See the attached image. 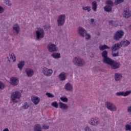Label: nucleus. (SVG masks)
Wrapping results in <instances>:
<instances>
[{
	"label": "nucleus",
	"mask_w": 131,
	"mask_h": 131,
	"mask_svg": "<svg viewBox=\"0 0 131 131\" xmlns=\"http://www.w3.org/2000/svg\"><path fill=\"white\" fill-rule=\"evenodd\" d=\"M121 47H122V46L119 43H116L112 46L111 50L112 51V56H113V57H118V56H119V52H118V50L120 49Z\"/></svg>",
	"instance_id": "f257e3e1"
},
{
	"label": "nucleus",
	"mask_w": 131,
	"mask_h": 131,
	"mask_svg": "<svg viewBox=\"0 0 131 131\" xmlns=\"http://www.w3.org/2000/svg\"><path fill=\"white\" fill-rule=\"evenodd\" d=\"M73 62L74 65H77L78 66H84V65H85V61L84 60L79 57H75Z\"/></svg>",
	"instance_id": "f03ea898"
},
{
	"label": "nucleus",
	"mask_w": 131,
	"mask_h": 131,
	"mask_svg": "<svg viewBox=\"0 0 131 131\" xmlns=\"http://www.w3.org/2000/svg\"><path fill=\"white\" fill-rule=\"evenodd\" d=\"M103 63L107 64V65H111V66H120L121 65L119 62L113 60L110 57H107L106 59H104Z\"/></svg>",
	"instance_id": "7ed1b4c3"
},
{
	"label": "nucleus",
	"mask_w": 131,
	"mask_h": 131,
	"mask_svg": "<svg viewBox=\"0 0 131 131\" xmlns=\"http://www.w3.org/2000/svg\"><path fill=\"white\" fill-rule=\"evenodd\" d=\"M124 35V32L122 30L117 31L113 36V39L116 41H118L120 39L122 38Z\"/></svg>",
	"instance_id": "20e7f679"
},
{
	"label": "nucleus",
	"mask_w": 131,
	"mask_h": 131,
	"mask_svg": "<svg viewBox=\"0 0 131 131\" xmlns=\"http://www.w3.org/2000/svg\"><path fill=\"white\" fill-rule=\"evenodd\" d=\"M21 98V93L19 92H15L12 93L11 96V100L14 103H17L18 101L16 100L20 99Z\"/></svg>",
	"instance_id": "39448f33"
},
{
	"label": "nucleus",
	"mask_w": 131,
	"mask_h": 131,
	"mask_svg": "<svg viewBox=\"0 0 131 131\" xmlns=\"http://www.w3.org/2000/svg\"><path fill=\"white\" fill-rule=\"evenodd\" d=\"M38 29L39 30L36 31V38L37 39H40V38L45 37V31L42 28H38Z\"/></svg>",
	"instance_id": "423d86ee"
},
{
	"label": "nucleus",
	"mask_w": 131,
	"mask_h": 131,
	"mask_svg": "<svg viewBox=\"0 0 131 131\" xmlns=\"http://www.w3.org/2000/svg\"><path fill=\"white\" fill-rule=\"evenodd\" d=\"M47 49L50 53H53V52H58V47L52 43H50L47 46Z\"/></svg>",
	"instance_id": "0eeeda50"
},
{
	"label": "nucleus",
	"mask_w": 131,
	"mask_h": 131,
	"mask_svg": "<svg viewBox=\"0 0 131 131\" xmlns=\"http://www.w3.org/2000/svg\"><path fill=\"white\" fill-rule=\"evenodd\" d=\"M65 14L59 15L57 18L58 26H62V25H64V24L65 23Z\"/></svg>",
	"instance_id": "6e6552de"
},
{
	"label": "nucleus",
	"mask_w": 131,
	"mask_h": 131,
	"mask_svg": "<svg viewBox=\"0 0 131 131\" xmlns=\"http://www.w3.org/2000/svg\"><path fill=\"white\" fill-rule=\"evenodd\" d=\"M42 73L44 75H46V76H51L53 74V70L44 68L42 70Z\"/></svg>",
	"instance_id": "1a4fd4ad"
},
{
	"label": "nucleus",
	"mask_w": 131,
	"mask_h": 131,
	"mask_svg": "<svg viewBox=\"0 0 131 131\" xmlns=\"http://www.w3.org/2000/svg\"><path fill=\"white\" fill-rule=\"evenodd\" d=\"M105 105L107 109H108V110H110V111H116V106H115L113 103L107 102H106Z\"/></svg>",
	"instance_id": "9d476101"
},
{
	"label": "nucleus",
	"mask_w": 131,
	"mask_h": 131,
	"mask_svg": "<svg viewBox=\"0 0 131 131\" xmlns=\"http://www.w3.org/2000/svg\"><path fill=\"white\" fill-rule=\"evenodd\" d=\"M131 94V90L127 91L126 92H120L116 94V96H122L123 97H127L129 95Z\"/></svg>",
	"instance_id": "9b49d317"
},
{
	"label": "nucleus",
	"mask_w": 131,
	"mask_h": 131,
	"mask_svg": "<svg viewBox=\"0 0 131 131\" xmlns=\"http://www.w3.org/2000/svg\"><path fill=\"white\" fill-rule=\"evenodd\" d=\"M78 33L82 37H84L85 35L86 34V31L83 28L80 27L78 28Z\"/></svg>",
	"instance_id": "f8f14e48"
},
{
	"label": "nucleus",
	"mask_w": 131,
	"mask_h": 131,
	"mask_svg": "<svg viewBox=\"0 0 131 131\" xmlns=\"http://www.w3.org/2000/svg\"><path fill=\"white\" fill-rule=\"evenodd\" d=\"M90 124L91 125H94V126H97L99 124V120H98V118H95V119L94 118H91L89 121Z\"/></svg>",
	"instance_id": "ddd939ff"
},
{
	"label": "nucleus",
	"mask_w": 131,
	"mask_h": 131,
	"mask_svg": "<svg viewBox=\"0 0 131 131\" xmlns=\"http://www.w3.org/2000/svg\"><path fill=\"white\" fill-rule=\"evenodd\" d=\"M10 83L12 85H17L19 83V80L16 77H12L10 78Z\"/></svg>",
	"instance_id": "4468645a"
},
{
	"label": "nucleus",
	"mask_w": 131,
	"mask_h": 131,
	"mask_svg": "<svg viewBox=\"0 0 131 131\" xmlns=\"http://www.w3.org/2000/svg\"><path fill=\"white\" fill-rule=\"evenodd\" d=\"M130 11H129V9L126 8L124 10L123 12V17L124 18H129L130 17Z\"/></svg>",
	"instance_id": "2eb2a0df"
},
{
	"label": "nucleus",
	"mask_w": 131,
	"mask_h": 131,
	"mask_svg": "<svg viewBox=\"0 0 131 131\" xmlns=\"http://www.w3.org/2000/svg\"><path fill=\"white\" fill-rule=\"evenodd\" d=\"M32 102L35 104L37 105L39 103V98L37 96H33L31 97Z\"/></svg>",
	"instance_id": "dca6fc26"
},
{
	"label": "nucleus",
	"mask_w": 131,
	"mask_h": 131,
	"mask_svg": "<svg viewBox=\"0 0 131 131\" xmlns=\"http://www.w3.org/2000/svg\"><path fill=\"white\" fill-rule=\"evenodd\" d=\"M25 71L28 77H31V76H32V75L34 74V72L33 71V70L30 69H26L25 70Z\"/></svg>",
	"instance_id": "f3484780"
},
{
	"label": "nucleus",
	"mask_w": 131,
	"mask_h": 131,
	"mask_svg": "<svg viewBox=\"0 0 131 131\" xmlns=\"http://www.w3.org/2000/svg\"><path fill=\"white\" fill-rule=\"evenodd\" d=\"M114 77L116 81H119L122 78V75L120 73H115Z\"/></svg>",
	"instance_id": "a211bd4d"
},
{
	"label": "nucleus",
	"mask_w": 131,
	"mask_h": 131,
	"mask_svg": "<svg viewBox=\"0 0 131 131\" xmlns=\"http://www.w3.org/2000/svg\"><path fill=\"white\" fill-rule=\"evenodd\" d=\"M101 56L103 58V61H104V60L106 59L108 57V51H107L106 50H104L103 51L102 53H101Z\"/></svg>",
	"instance_id": "6ab92c4d"
},
{
	"label": "nucleus",
	"mask_w": 131,
	"mask_h": 131,
	"mask_svg": "<svg viewBox=\"0 0 131 131\" xmlns=\"http://www.w3.org/2000/svg\"><path fill=\"white\" fill-rule=\"evenodd\" d=\"M121 46H123V47H127L128 45L130 43L129 41L127 40H122L120 43H119Z\"/></svg>",
	"instance_id": "aec40b11"
},
{
	"label": "nucleus",
	"mask_w": 131,
	"mask_h": 131,
	"mask_svg": "<svg viewBox=\"0 0 131 131\" xmlns=\"http://www.w3.org/2000/svg\"><path fill=\"white\" fill-rule=\"evenodd\" d=\"M64 88L66 90H67V91H69V92H71V91H72V90L73 89L72 85L70 83L66 84Z\"/></svg>",
	"instance_id": "412c9836"
},
{
	"label": "nucleus",
	"mask_w": 131,
	"mask_h": 131,
	"mask_svg": "<svg viewBox=\"0 0 131 131\" xmlns=\"http://www.w3.org/2000/svg\"><path fill=\"white\" fill-rule=\"evenodd\" d=\"M10 59L8 58L9 63H11V62H12V61H13V62H15V61H16V56L15 55V54L11 53L10 55Z\"/></svg>",
	"instance_id": "4be33fe9"
},
{
	"label": "nucleus",
	"mask_w": 131,
	"mask_h": 131,
	"mask_svg": "<svg viewBox=\"0 0 131 131\" xmlns=\"http://www.w3.org/2000/svg\"><path fill=\"white\" fill-rule=\"evenodd\" d=\"M13 28V30L16 32V34H18L19 31H20V27H19V25L18 24L14 25Z\"/></svg>",
	"instance_id": "5701e85b"
},
{
	"label": "nucleus",
	"mask_w": 131,
	"mask_h": 131,
	"mask_svg": "<svg viewBox=\"0 0 131 131\" xmlns=\"http://www.w3.org/2000/svg\"><path fill=\"white\" fill-rule=\"evenodd\" d=\"M99 50H100V51H104V50L110 49V47H108V46H107L106 45H100V46H99Z\"/></svg>",
	"instance_id": "b1692460"
},
{
	"label": "nucleus",
	"mask_w": 131,
	"mask_h": 131,
	"mask_svg": "<svg viewBox=\"0 0 131 131\" xmlns=\"http://www.w3.org/2000/svg\"><path fill=\"white\" fill-rule=\"evenodd\" d=\"M104 10L105 12L110 13V12H112V7L110 6L109 5H106L104 7Z\"/></svg>",
	"instance_id": "393cba45"
},
{
	"label": "nucleus",
	"mask_w": 131,
	"mask_h": 131,
	"mask_svg": "<svg viewBox=\"0 0 131 131\" xmlns=\"http://www.w3.org/2000/svg\"><path fill=\"white\" fill-rule=\"evenodd\" d=\"M92 10L94 11V12L97 11V8L98 7V5H97V2L94 1L92 3Z\"/></svg>",
	"instance_id": "a878e982"
},
{
	"label": "nucleus",
	"mask_w": 131,
	"mask_h": 131,
	"mask_svg": "<svg viewBox=\"0 0 131 131\" xmlns=\"http://www.w3.org/2000/svg\"><path fill=\"white\" fill-rule=\"evenodd\" d=\"M51 57H53L54 59H59V58H61V54L58 53H53L51 54Z\"/></svg>",
	"instance_id": "bb28decb"
},
{
	"label": "nucleus",
	"mask_w": 131,
	"mask_h": 131,
	"mask_svg": "<svg viewBox=\"0 0 131 131\" xmlns=\"http://www.w3.org/2000/svg\"><path fill=\"white\" fill-rule=\"evenodd\" d=\"M109 25L111 26H114L115 27H117L118 26V24H117V21L114 20H110L108 21Z\"/></svg>",
	"instance_id": "cd10ccee"
},
{
	"label": "nucleus",
	"mask_w": 131,
	"mask_h": 131,
	"mask_svg": "<svg viewBox=\"0 0 131 131\" xmlns=\"http://www.w3.org/2000/svg\"><path fill=\"white\" fill-rule=\"evenodd\" d=\"M59 77L60 80H65L66 79V74L62 72L59 74Z\"/></svg>",
	"instance_id": "c85d7f7f"
},
{
	"label": "nucleus",
	"mask_w": 131,
	"mask_h": 131,
	"mask_svg": "<svg viewBox=\"0 0 131 131\" xmlns=\"http://www.w3.org/2000/svg\"><path fill=\"white\" fill-rule=\"evenodd\" d=\"M59 105L60 109H68V105H67L66 104L62 103L61 102H59Z\"/></svg>",
	"instance_id": "c756f323"
},
{
	"label": "nucleus",
	"mask_w": 131,
	"mask_h": 131,
	"mask_svg": "<svg viewBox=\"0 0 131 131\" xmlns=\"http://www.w3.org/2000/svg\"><path fill=\"white\" fill-rule=\"evenodd\" d=\"M34 131H41V126L39 124H36L34 127Z\"/></svg>",
	"instance_id": "7c9ffc66"
},
{
	"label": "nucleus",
	"mask_w": 131,
	"mask_h": 131,
	"mask_svg": "<svg viewBox=\"0 0 131 131\" xmlns=\"http://www.w3.org/2000/svg\"><path fill=\"white\" fill-rule=\"evenodd\" d=\"M106 4L107 5V6H110V7H113L114 4L113 3V2L111 0H107L106 1Z\"/></svg>",
	"instance_id": "2f4dec72"
},
{
	"label": "nucleus",
	"mask_w": 131,
	"mask_h": 131,
	"mask_svg": "<svg viewBox=\"0 0 131 131\" xmlns=\"http://www.w3.org/2000/svg\"><path fill=\"white\" fill-rule=\"evenodd\" d=\"M124 2V0H116L115 1V5L116 6H117V5H119V4H121L122 3H123Z\"/></svg>",
	"instance_id": "473e14b6"
},
{
	"label": "nucleus",
	"mask_w": 131,
	"mask_h": 131,
	"mask_svg": "<svg viewBox=\"0 0 131 131\" xmlns=\"http://www.w3.org/2000/svg\"><path fill=\"white\" fill-rule=\"evenodd\" d=\"M82 9L84 11H87V12H90L91 11V7L90 6L83 7Z\"/></svg>",
	"instance_id": "72a5a7b5"
},
{
	"label": "nucleus",
	"mask_w": 131,
	"mask_h": 131,
	"mask_svg": "<svg viewBox=\"0 0 131 131\" xmlns=\"http://www.w3.org/2000/svg\"><path fill=\"white\" fill-rule=\"evenodd\" d=\"M61 101L64 102L65 103L68 102V99L67 97H62L60 98Z\"/></svg>",
	"instance_id": "f704fd0d"
},
{
	"label": "nucleus",
	"mask_w": 131,
	"mask_h": 131,
	"mask_svg": "<svg viewBox=\"0 0 131 131\" xmlns=\"http://www.w3.org/2000/svg\"><path fill=\"white\" fill-rule=\"evenodd\" d=\"M25 65V61L21 60L19 62V63L17 64V66H24Z\"/></svg>",
	"instance_id": "c9c22d12"
},
{
	"label": "nucleus",
	"mask_w": 131,
	"mask_h": 131,
	"mask_svg": "<svg viewBox=\"0 0 131 131\" xmlns=\"http://www.w3.org/2000/svg\"><path fill=\"white\" fill-rule=\"evenodd\" d=\"M51 105L55 108H58V103L56 101L52 102Z\"/></svg>",
	"instance_id": "e433bc0d"
},
{
	"label": "nucleus",
	"mask_w": 131,
	"mask_h": 131,
	"mask_svg": "<svg viewBox=\"0 0 131 131\" xmlns=\"http://www.w3.org/2000/svg\"><path fill=\"white\" fill-rule=\"evenodd\" d=\"M46 96L48 97V98H54V95L51 94L50 93H47L46 94Z\"/></svg>",
	"instance_id": "4c0bfd02"
},
{
	"label": "nucleus",
	"mask_w": 131,
	"mask_h": 131,
	"mask_svg": "<svg viewBox=\"0 0 131 131\" xmlns=\"http://www.w3.org/2000/svg\"><path fill=\"white\" fill-rule=\"evenodd\" d=\"M130 129H131V125L126 124L125 125V130H130Z\"/></svg>",
	"instance_id": "58836bf2"
},
{
	"label": "nucleus",
	"mask_w": 131,
	"mask_h": 131,
	"mask_svg": "<svg viewBox=\"0 0 131 131\" xmlns=\"http://www.w3.org/2000/svg\"><path fill=\"white\" fill-rule=\"evenodd\" d=\"M5 1V4L6 5H7V6H11V3L10 2V0H4Z\"/></svg>",
	"instance_id": "ea45409f"
},
{
	"label": "nucleus",
	"mask_w": 131,
	"mask_h": 131,
	"mask_svg": "<svg viewBox=\"0 0 131 131\" xmlns=\"http://www.w3.org/2000/svg\"><path fill=\"white\" fill-rule=\"evenodd\" d=\"M85 36H86L85 39H91V35L88 34V33H86V34L85 35Z\"/></svg>",
	"instance_id": "a19ab883"
},
{
	"label": "nucleus",
	"mask_w": 131,
	"mask_h": 131,
	"mask_svg": "<svg viewBox=\"0 0 131 131\" xmlns=\"http://www.w3.org/2000/svg\"><path fill=\"white\" fill-rule=\"evenodd\" d=\"M23 107L24 109H28V107H29V105H28V104H27V102H25L24 103Z\"/></svg>",
	"instance_id": "79ce46f5"
},
{
	"label": "nucleus",
	"mask_w": 131,
	"mask_h": 131,
	"mask_svg": "<svg viewBox=\"0 0 131 131\" xmlns=\"http://www.w3.org/2000/svg\"><path fill=\"white\" fill-rule=\"evenodd\" d=\"M42 127L44 129H48V128H49V127H50L49 126H48V125H47V124H44V125H43Z\"/></svg>",
	"instance_id": "37998d69"
},
{
	"label": "nucleus",
	"mask_w": 131,
	"mask_h": 131,
	"mask_svg": "<svg viewBox=\"0 0 131 131\" xmlns=\"http://www.w3.org/2000/svg\"><path fill=\"white\" fill-rule=\"evenodd\" d=\"M4 88H5V85L2 82H0V89H3Z\"/></svg>",
	"instance_id": "c03bdc74"
},
{
	"label": "nucleus",
	"mask_w": 131,
	"mask_h": 131,
	"mask_svg": "<svg viewBox=\"0 0 131 131\" xmlns=\"http://www.w3.org/2000/svg\"><path fill=\"white\" fill-rule=\"evenodd\" d=\"M3 12H4V8L0 6V14H3Z\"/></svg>",
	"instance_id": "a18cd8bd"
},
{
	"label": "nucleus",
	"mask_w": 131,
	"mask_h": 131,
	"mask_svg": "<svg viewBox=\"0 0 131 131\" xmlns=\"http://www.w3.org/2000/svg\"><path fill=\"white\" fill-rule=\"evenodd\" d=\"M119 68V66H112L111 69H118Z\"/></svg>",
	"instance_id": "49530a36"
},
{
	"label": "nucleus",
	"mask_w": 131,
	"mask_h": 131,
	"mask_svg": "<svg viewBox=\"0 0 131 131\" xmlns=\"http://www.w3.org/2000/svg\"><path fill=\"white\" fill-rule=\"evenodd\" d=\"M43 27L45 30H48V29H49V27L47 26V25H44Z\"/></svg>",
	"instance_id": "de8ad7c7"
},
{
	"label": "nucleus",
	"mask_w": 131,
	"mask_h": 131,
	"mask_svg": "<svg viewBox=\"0 0 131 131\" xmlns=\"http://www.w3.org/2000/svg\"><path fill=\"white\" fill-rule=\"evenodd\" d=\"M85 130H86V131H91V128L89 127H86L85 128Z\"/></svg>",
	"instance_id": "09e8293b"
},
{
	"label": "nucleus",
	"mask_w": 131,
	"mask_h": 131,
	"mask_svg": "<svg viewBox=\"0 0 131 131\" xmlns=\"http://www.w3.org/2000/svg\"><path fill=\"white\" fill-rule=\"evenodd\" d=\"M18 68H19L20 70H22L23 69V66H18Z\"/></svg>",
	"instance_id": "8fccbe9b"
},
{
	"label": "nucleus",
	"mask_w": 131,
	"mask_h": 131,
	"mask_svg": "<svg viewBox=\"0 0 131 131\" xmlns=\"http://www.w3.org/2000/svg\"><path fill=\"white\" fill-rule=\"evenodd\" d=\"M94 21L95 19L94 18L91 19L90 20V22H91V23H94Z\"/></svg>",
	"instance_id": "3c124183"
},
{
	"label": "nucleus",
	"mask_w": 131,
	"mask_h": 131,
	"mask_svg": "<svg viewBox=\"0 0 131 131\" xmlns=\"http://www.w3.org/2000/svg\"><path fill=\"white\" fill-rule=\"evenodd\" d=\"M3 131H9V129L6 128L3 130Z\"/></svg>",
	"instance_id": "603ef678"
},
{
	"label": "nucleus",
	"mask_w": 131,
	"mask_h": 131,
	"mask_svg": "<svg viewBox=\"0 0 131 131\" xmlns=\"http://www.w3.org/2000/svg\"><path fill=\"white\" fill-rule=\"evenodd\" d=\"M129 28L131 30V25L129 26Z\"/></svg>",
	"instance_id": "864d4df0"
}]
</instances>
